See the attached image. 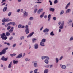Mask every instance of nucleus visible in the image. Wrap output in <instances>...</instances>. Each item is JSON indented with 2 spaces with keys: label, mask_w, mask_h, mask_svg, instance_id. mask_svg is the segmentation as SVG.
<instances>
[{
  "label": "nucleus",
  "mask_w": 73,
  "mask_h": 73,
  "mask_svg": "<svg viewBox=\"0 0 73 73\" xmlns=\"http://www.w3.org/2000/svg\"><path fill=\"white\" fill-rule=\"evenodd\" d=\"M13 36H15V33H13Z\"/></svg>",
  "instance_id": "0e129e2a"
},
{
  "label": "nucleus",
  "mask_w": 73,
  "mask_h": 73,
  "mask_svg": "<svg viewBox=\"0 0 73 73\" xmlns=\"http://www.w3.org/2000/svg\"><path fill=\"white\" fill-rule=\"evenodd\" d=\"M69 23H72V21L71 20H69Z\"/></svg>",
  "instance_id": "864d4df0"
},
{
  "label": "nucleus",
  "mask_w": 73,
  "mask_h": 73,
  "mask_svg": "<svg viewBox=\"0 0 73 73\" xmlns=\"http://www.w3.org/2000/svg\"><path fill=\"white\" fill-rule=\"evenodd\" d=\"M25 61H29V60H28V58H26L25 59Z\"/></svg>",
  "instance_id": "bf43d9fd"
},
{
  "label": "nucleus",
  "mask_w": 73,
  "mask_h": 73,
  "mask_svg": "<svg viewBox=\"0 0 73 73\" xmlns=\"http://www.w3.org/2000/svg\"><path fill=\"white\" fill-rule=\"evenodd\" d=\"M37 40V39L35 38H33V42H36Z\"/></svg>",
  "instance_id": "4be33fe9"
},
{
  "label": "nucleus",
  "mask_w": 73,
  "mask_h": 73,
  "mask_svg": "<svg viewBox=\"0 0 73 73\" xmlns=\"http://www.w3.org/2000/svg\"><path fill=\"white\" fill-rule=\"evenodd\" d=\"M48 73V70L46 69L44 70V73Z\"/></svg>",
  "instance_id": "a878e982"
},
{
  "label": "nucleus",
  "mask_w": 73,
  "mask_h": 73,
  "mask_svg": "<svg viewBox=\"0 0 73 73\" xmlns=\"http://www.w3.org/2000/svg\"><path fill=\"white\" fill-rule=\"evenodd\" d=\"M30 20H33V17H30L29 19Z\"/></svg>",
  "instance_id": "ea45409f"
},
{
  "label": "nucleus",
  "mask_w": 73,
  "mask_h": 73,
  "mask_svg": "<svg viewBox=\"0 0 73 73\" xmlns=\"http://www.w3.org/2000/svg\"><path fill=\"white\" fill-rule=\"evenodd\" d=\"M22 53H21L20 54H19L16 57V58H21V57H22Z\"/></svg>",
  "instance_id": "423d86ee"
},
{
  "label": "nucleus",
  "mask_w": 73,
  "mask_h": 73,
  "mask_svg": "<svg viewBox=\"0 0 73 73\" xmlns=\"http://www.w3.org/2000/svg\"><path fill=\"white\" fill-rule=\"evenodd\" d=\"M70 11H71L70 9H68V10H67L66 12H67V13H69L70 12Z\"/></svg>",
  "instance_id": "cd10ccee"
},
{
  "label": "nucleus",
  "mask_w": 73,
  "mask_h": 73,
  "mask_svg": "<svg viewBox=\"0 0 73 73\" xmlns=\"http://www.w3.org/2000/svg\"><path fill=\"white\" fill-rule=\"evenodd\" d=\"M25 28H26L25 30L26 33V34H28L29 33V29H28V25H26L25 26Z\"/></svg>",
  "instance_id": "20e7f679"
},
{
  "label": "nucleus",
  "mask_w": 73,
  "mask_h": 73,
  "mask_svg": "<svg viewBox=\"0 0 73 73\" xmlns=\"http://www.w3.org/2000/svg\"><path fill=\"white\" fill-rule=\"evenodd\" d=\"M34 34V32H32L29 35L27 36V37H31V36H32Z\"/></svg>",
  "instance_id": "1a4fd4ad"
},
{
  "label": "nucleus",
  "mask_w": 73,
  "mask_h": 73,
  "mask_svg": "<svg viewBox=\"0 0 73 73\" xmlns=\"http://www.w3.org/2000/svg\"><path fill=\"white\" fill-rule=\"evenodd\" d=\"M47 17H48V16L47 15H45L44 16V18H45V19H46V18H47Z\"/></svg>",
  "instance_id": "6e6d98bb"
},
{
  "label": "nucleus",
  "mask_w": 73,
  "mask_h": 73,
  "mask_svg": "<svg viewBox=\"0 0 73 73\" xmlns=\"http://www.w3.org/2000/svg\"><path fill=\"white\" fill-rule=\"evenodd\" d=\"M53 20H56V17H54L53 18Z\"/></svg>",
  "instance_id": "49530a36"
},
{
  "label": "nucleus",
  "mask_w": 73,
  "mask_h": 73,
  "mask_svg": "<svg viewBox=\"0 0 73 73\" xmlns=\"http://www.w3.org/2000/svg\"><path fill=\"white\" fill-rule=\"evenodd\" d=\"M22 25H19V26H18V28H21V27H22Z\"/></svg>",
  "instance_id": "8fccbe9b"
},
{
  "label": "nucleus",
  "mask_w": 73,
  "mask_h": 73,
  "mask_svg": "<svg viewBox=\"0 0 73 73\" xmlns=\"http://www.w3.org/2000/svg\"><path fill=\"white\" fill-rule=\"evenodd\" d=\"M13 38V36H11L9 38V40H11Z\"/></svg>",
  "instance_id": "a18cd8bd"
},
{
  "label": "nucleus",
  "mask_w": 73,
  "mask_h": 73,
  "mask_svg": "<svg viewBox=\"0 0 73 73\" xmlns=\"http://www.w3.org/2000/svg\"><path fill=\"white\" fill-rule=\"evenodd\" d=\"M34 66H35V67H36L37 66V63H34Z\"/></svg>",
  "instance_id": "bb28decb"
},
{
  "label": "nucleus",
  "mask_w": 73,
  "mask_h": 73,
  "mask_svg": "<svg viewBox=\"0 0 73 73\" xmlns=\"http://www.w3.org/2000/svg\"><path fill=\"white\" fill-rule=\"evenodd\" d=\"M8 31L10 33H12V32H13V29H10V30H9Z\"/></svg>",
  "instance_id": "c756f323"
},
{
  "label": "nucleus",
  "mask_w": 73,
  "mask_h": 73,
  "mask_svg": "<svg viewBox=\"0 0 73 73\" xmlns=\"http://www.w3.org/2000/svg\"><path fill=\"white\" fill-rule=\"evenodd\" d=\"M0 36H1V38H2V40H7V38H8L7 37L6 35H5V33H3L2 34H1Z\"/></svg>",
  "instance_id": "f257e3e1"
},
{
  "label": "nucleus",
  "mask_w": 73,
  "mask_h": 73,
  "mask_svg": "<svg viewBox=\"0 0 73 73\" xmlns=\"http://www.w3.org/2000/svg\"><path fill=\"white\" fill-rule=\"evenodd\" d=\"M13 64H17L18 63V61H16L15 60H14L13 61Z\"/></svg>",
  "instance_id": "aec40b11"
},
{
  "label": "nucleus",
  "mask_w": 73,
  "mask_h": 73,
  "mask_svg": "<svg viewBox=\"0 0 73 73\" xmlns=\"http://www.w3.org/2000/svg\"><path fill=\"white\" fill-rule=\"evenodd\" d=\"M44 62H45L46 64H48V60L46 59L45 60Z\"/></svg>",
  "instance_id": "393cba45"
},
{
  "label": "nucleus",
  "mask_w": 73,
  "mask_h": 73,
  "mask_svg": "<svg viewBox=\"0 0 73 73\" xmlns=\"http://www.w3.org/2000/svg\"><path fill=\"white\" fill-rule=\"evenodd\" d=\"M12 22H10L8 23L7 24V26H8V25H11V24L12 25Z\"/></svg>",
  "instance_id": "37998d69"
},
{
  "label": "nucleus",
  "mask_w": 73,
  "mask_h": 73,
  "mask_svg": "<svg viewBox=\"0 0 73 73\" xmlns=\"http://www.w3.org/2000/svg\"><path fill=\"white\" fill-rule=\"evenodd\" d=\"M38 46V44H36L35 45V49H37Z\"/></svg>",
  "instance_id": "4468645a"
},
{
  "label": "nucleus",
  "mask_w": 73,
  "mask_h": 73,
  "mask_svg": "<svg viewBox=\"0 0 73 73\" xmlns=\"http://www.w3.org/2000/svg\"><path fill=\"white\" fill-rule=\"evenodd\" d=\"M49 3H50V5H52V1H51L49 0Z\"/></svg>",
  "instance_id": "c9c22d12"
},
{
  "label": "nucleus",
  "mask_w": 73,
  "mask_h": 73,
  "mask_svg": "<svg viewBox=\"0 0 73 73\" xmlns=\"http://www.w3.org/2000/svg\"><path fill=\"white\" fill-rule=\"evenodd\" d=\"M5 1V0H3L2 2H1V3H3V2H4V1Z\"/></svg>",
  "instance_id": "13d9d810"
},
{
  "label": "nucleus",
  "mask_w": 73,
  "mask_h": 73,
  "mask_svg": "<svg viewBox=\"0 0 73 73\" xmlns=\"http://www.w3.org/2000/svg\"><path fill=\"white\" fill-rule=\"evenodd\" d=\"M49 10L50 11L54 12V9L53 8H50V9Z\"/></svg>",
  "instance_id": "2eb2a0df"
},
{
  "label": "nucleus",
  "mask_w": 73,
  "mask_h": 73,
  "mask_svg": "<svg viewBox=\"0 0 73 73\" xmlns=\"http://www.w3.org/2000/svg\"><path fill=\"white\" fill-rule=\"evenodd\" d=\"M45 58H46L47 59L49 60V58L46 56H43L42 57V60H44V59H45Z\"/></svg>",
  "instance_id": "6e6552de"
},
{
  "label": "nucleus",
  "mask_w": 73,
  "mask_h": 73,
  "mask_svg": "<svg viewBox=\"0 0 73 73\" xmlns=\"http://www.w3.org/2000/svg\"><path fill=\"white\" fill-rule=\"evenodd\" d=\"M73 40V36L71 37L70 40V41H71L72 40Z\"/></svg>",
  "instance_id": "c03bdc74"
},
{
  "label": "nucleus",
  "mask_w": 73,
  "mask_h": 73,
  "mask_svg": "<svg viewBox=\"0 0 73 73\" xmlns=\"http://www.w3.org/2000/svg\"><path fill=\"white\" fill-rule=\"evenodd\" d=\"M20 9H19L17 10V12H20Z\"/></svg>",
  "instance_id": "5fc2aeb1"
},
{
  "label": "nucleus",
  "mask_w": 73,
  "mask_h": 73,
  "mask_svg": "<svg viewBox=\"0 0 73 73\" xmlns=\"http://www.w3.org/2000/svg\"><path fill=\"white\" fill-rule=\"evenodd\" d=\"M28 15V13L25 12L24 14V16H27Z\"/></svg>",
  "instance_id": "473e14b6"
},
{
  "label": "nucleus",
  "mask_w": 73,
  "mask_h": 73,
  "mask_svg": "<svg viewBox=\"0 0 73 73\" xmlns=\"http://www.w3.org/2000/svg\"><path fill=\"white\" fill-rule=\"evenodd\" d=\"M8 49V48H6L5 49V50H7V49Z\"/></svg>",
  "instance_id": "69168bd1"
},
{
  "label": "nucleus",
  "mask_w": 73,
  "mask_h": 73,
  "mask_svg": "<svg viewBox=\"0 0 73 73\" xmlns=\"http://www.w3.org/2000/svg\"><path fill=\"white\" fill-rule=\"evenodd\" d=\"M50 35H51V36H54V34L53 33V32L52 31L51 32Z\"/></svg>",
  "instance_id": "72a5a7b5"
},
{
  "label": "nucleus",
  "mask_w": 73,
  "mask_h": 73,
  "mask_svg": "<svg viewBox=\"0 0 73 73\" xmlns=\"http://www.w3.org/2000/svg\"><path fill=\"white\" fill-rule=\"evenodd\" d=\"M64 22L63 21L62 23L61 24V25L59 27V28L60 29H63V27H64Z\"/></svg>",
  "instance_id": "39448f33"
},
{
  "label": "nucleus",
  "mask_w": 73,
  "mask_h": 73,
  "mask_svg": "<svg viewBox=\"0 0 73 73\" xmlns=\"http://www.w3.org/2000/svg\"><path fill=\"white\" fill-rule=\"evenodd\" d=\"M7 7H5L3 9V12H5V11H7Z\"/></svg>",
  "instance_id": "412c9836"
},
{
  "label": "nucleus",
  "mask_w": 73,
  "mask_h": 73,
  "mask_svg": "<svg viewBox=\"0 0 73 73\" xmlns=\"http://www.w3.org/2000/svg\"><path fill=\"white\" fill-rule=\"evenodd\" d=\"M40 17L41 18H42V17H44V15L42 14L41 15H40Z\"/></svg>",
  "instance_id": "de8ad7c7"
},
{
  "label": "nucleus",
  "mask_w": 73,
  "mask_h": 73,
  "mask_svg": "<svg viewBox=\"0 0 73 73\" xmlns=\"http://www.w3.org/2000/svg\"><path fill=\"white\" fill-rule=\"evenodd\" d=\"M11 14H12V13L11 12H10L8 14V15L9 16H10L11 15Z\"/></svg>",
  "instance_id": "4c0bfd02"
},
{
  "label": "nucleus",
  "mask_w": 73,
  "mask_h": 73,
  "mask_svg": "<svg viewBox=\"0 0 73 73\" xmlns=\"http://www.w3.org/2000/svg\"><path fill=\"white\" fill-rule=\"evenodd\" d=\"M60 66L62 69H66V66L65 65H62L61 64L60 65Z\"/></svg>",
  "instance_id": "f8f14e48"
},
{
  "label": "nucleus",
  "mask_w": 73,
  "mask_h": 73,
  "mask_svg": "<svg viewBox=\"0 0 73 73\" xmlns=\"http://www.w3.org/2000/svg\"><path fill=\"white\" fill-rule=\"evenodd\" d=\"M38 70V69H37L35 70L34 71V73H39V72H37Z\"/></svg>",
  "instance_id": "5701e85b"
},
{
  "label": "nucleus",
  "mask_w": 73,
  "mask_h": 73,
  "mask_svg": "<svg viewBox=\"0 0 73 73\" xmlns=\"http://www.w3.org/2000/svg\"><path fill=\"white\" fill-rule=\"evenodd\" d=\"M25 27V26H23L22 27V28H24Z\"/></svg>",
  "instance_id": "338daca9"
},
{
  "label": "nucleus",
  "mask_w": 73,
  "mask_h": 73,
  "mask_svg": "<svg viewBox=\"0 0 73 73\" xmlns=\"http://www.w3.org/2000/svg\"><path fill=\"white\" fill-rule=\"evenodd\" d=\"M64 13V11H63V10L61 11V12L60 13V15H62V14H63V13Z\"/></svg>",
  "instance_id": "f704fd0d"
},
{
  "label": "nucleus",
  "mask_w": 73,
  "mask_h": 73,
  "mask_svg": "<svg viewBox=\"0 0 73 73\" xmlns=\"http://www.w3.org/2000/svg\"><path fill=\"white\" fill-rule=\"evenodd\" d=\"M10 55L11 57H13V56H15L16 54H10Z\"/></svg>",
  "instance_id": "b1692460"
},
{
  "label": "nucleus",
  "mask_w": 73,
  "mask_h": 73,
  "mask_svg": "<svg viewBox=\"0 0 73 73\" xmlns=\"http://www.w3.org/2000/svg\"><path fill=\"white\" fill-rule=\"evenodd\" d=\"M61 24V22H59L58 23V25H60Z\"/></svg>",
  "instance_id": "680f3d73"
},
{
  "label": "nucleus",
  "mask_w": 73,
  "mask_h": 73,
  "mask_svg": "<svg viewBox=\"0 0 73 73\" xmlns=\"http://www.w3.org/2000/svg\"><path fill=\"white\" fill-rule=\"evenodd\" d=\"M16 44H15L13 45V47H15V46H16Z\"/></svg>",
  "instance_id": "09e8293b"
},
{
  "label": "nucleus",
  "mask_w": 73,
  "mask_h": 73,
  "mask_svg": "<svg viewBox=\"0 0 73 73\" xmlns=\"http://www.w3.org/2000/svg\"><path fill=\"white\" fill-rule=\"evenodd\" d=\"M11 21L12 20L11 19H9V18L5 19V18H4L2 20V22H7V21Z\"/></svg>",
  "instance_id": "7ed1b4c3"
},
{
  "label": "nucleus",
  "mask_w": 73,
  "mask_h": 73,
  "mask_svg": "<svg viewBox=\"0 0 73 73\" xmlns=\"http://www.w3.org/2000/svg\"><path fill=\"white\" fill-rule=\"evenodd\" d=\"M50 17H51V15L50 14L48 16V21H49V20H50Z\"/></svg>",
  "instance_id": "6ab92c4d"
},
{
  "label": "nucleus",
  "mask_w": 73,
  "mask_h": 73,
  "mask_svg": "<svg viewBox=\"0 0 73 73\" xmlns=\"http://www.w3.org/2000/svg\"><path fill=\"white\" fill-rule=\"evenodd\" d=\"M49 29H48L47 28H46L45 29V30H44L43 32L44 33H46V32H49Z\"/></svg>",
  "instance_id": "9d476101"
},
{
  "label": "nucleus",
  "mask_w": 73,
  "mask_h": 73,
  "mask_svg": "<svg viewBox=\"0 0 73 73\" xmlns=\"http://www.w3.org/2000/svg\"><path fill=\"white\" fill-rule=\"evenodd\" d=\"M46 41V39L43 38L41 42H40V45L42 46H44L45 45L44 44V43Z\"/></svg>",
  "instance_id": "f03ea898"
},
{
  "label": "nucleus",
  "mask_w": 73,
  "mask_h": 73,
  "mask_svg": "<svg viewBox=\"0 0 73 73\" xmlns=\"http://www.w3.org/2000/svg\"><path fill=\"white\" fill-rule=\"evenodd\" d=\"M63 58V57L62 56L60 58V60H61L62 59V58Z\"/></svg>",
  "instance_id": "3c124183"
},
{
  "label": "nucleus",
  "mask_w": 73,
  "mask_h": 73,
  "mask_svg": "<svg viewBox=\"0 0 73 73\" xmlns=\"http://www.w3.org/2000/svg\"><path fill=\"white\" fill-rule=\"evenodd\" d=\"M41 3V2H36V3H37V4H40V3Z\"/></svg>",
  "instance_id": "603ef678"
},
{
  "label": "nucleus",
  "mask_w": 73,
  "mask_h": 73,
  "mask_svg": "<svg viewBox=\"0 0 73 73\" xmlns=\"http://www.w3.org/2000/svg\"><path fill=\"white\" fill-rule=\"evenodd\" d=\"M37 11V9H36L34 10V13H36Z\"/></svg>",
  "instance_id": "a19ab883"
},
{
  "label": "nucleus",
  "mask_w": 73,
  "mask_h": 73,
  "mask_svg": "<svg viewBox=\"0 0 73 73\" xmlns=\"http://www.w3.org/2000/svg\"><path fill=\"white\" fill-rule=\"evenodd\" d=\"M12 25L15 26L16 25V24H15V22H12Z\"/></svg>",
  "instance_id": "79ce46f5"
},
{
  "label": "nucleus",
  "mask_w": 73,
  "mask_h": 73,
  "mask_svg": "<svg viewBox=\"0 0 73 73\" xmlns=\"http://www.w3.org/2000/svg\"><path fill=\"white\" fill-rule=\"evenodd\" d=\"M6 52V50L5 49H3L2 51V53L3 54H5Z\"/></svg>",
  "instance_id": "ddd939ff"
},
{
  "label": "nucleus",
  "mask_w": 73,
  "mask_h": 73,
  "mask_svg": "<svg viewBox=\"0 0 73 73\" xmlns=\"http://www.w3.org/2000/svg\"><path fill=\"white\" fill-rule=\"evenodd\" d=\"M4 44H7V45H9V46L10 45V44H9V43L4 42Z\"/></svg>",
  "instance_id": "c85d7f7f"
},
{
  "label": "nucleus",
  "mask_w": 73,
  "mask_h": 73,
  "mask_svg": "<svg viewBox=\"0 0 73 73\" xmlns=\"http://www.w3.org/2000/svg\"><path fill=\"white\" fill-rule=\"evenodd\" d=\"M58 3V1L57 0H55L54 1V4H57Z\"/></svg>",
  "instance_id": "7c9ffc66"
},
{
  "label": "nucleus",
  "mask_w": 73,
  "mask_h": 73,
  "mask_svg": "<svg viewBox=\"0 0 73 73\" xmlns=\"http://www.w3.org/2000/svg\"><path fill=\"white\" fill-rule=\"evenodd\" d=\"M52 65H51L50 66V68H52Z\"/></svg>",
  "instance_id": "774afa93"
},
{
  "label": "nucleus",
  "mask_w": 73,
  "mask_h": 73,
  "mask_svg": "<svg viewBox=\"0 0 73 73\" xmlns=\"http://www.w3.org/2000/svg\"><path fill=\"white\" fill-rule=\"evenodd\" d=\"M70 2H69L68 3L67 5L66 6V9H67V7H68V6H69V5H70Z\"/></svg>",
  "instance_id": "a211bd4d"
},
{
  "label": "nucleus",
  "mask_w": 73,
  "mask_h": 73,
  "mask_svg": "<svg viewBox=\"0 0 73 73\" xmlns=\"http://www.w3.org/2000/svg\"><path fill=\"white\" fill-rule=\"evenodd\" d=\"M42 11H43V9H40L39 10H38V14H39V13H40V12H42Z\"/></svg>",
  "instance_id": "9b49d317"
},
{
  "label": "nucleus",
  "mask_w": 73,
  "mask_h": 73,
  "mask_svg": "<svg viewBox=\"0 0 73 73\" xmlns=\"http://www.w3.org/2000/svg\"><path fill=\"white\" fill-rule=\"evenodd\" d=\"M31 23L30 22H29L28 23V25H31Z\"/></svg>",
  "instance_id": "e2e57ef3"
},
{
  "label": "nucleus",
  "mask_w": 73,
  "mask_h": 73,
  "mask_svg": "<svg viewBox=\"0 0 73 73\" xmlns=\"http://www.w3.org/2000/svg\"><path fill=\"white\" fill-rule=\"evenodd\" d=\"M1 60H3V61H7V60H8V58H5V57H4V56H3L1 58Z\"/></svg>",
  "instance_id": "0eeeda50"
},
{
  "label": "nucleus",
  "mask_w": 73,
  "mask_h": 73,
  "mask_svg": "<svg viewBox=\"0 0 73 73\" xmlns=\"http://www.w3.org/2000/svg\"><path fill=\"white\" fill-rule=\"evenodd\" d=\"M11 28V27L9 26L7 27V30H9Z\"/></svg>",
  "instance_id": "2f4dec72"
},
{
  "label": "nucleus",
  "mask_w": 73,
  "mask_h": 73,
  "mask_svg": "<svg viewBox=\"0 0 73 73\" xmlns=\"http://www.w3.org/2000/svg\"><path fill=\"white\" fill-rule=\"evenodd\" d=\"M56 63H57L58 62V58H56Z\"/></svg>",
  "instance_id": "e433bc0d"
},
{
  "label": "nucleus",
  "mask_w": 73,
  "mask_h": 73,
  "mask_svg": "<svg viewBox=\"0 0 73 73\" xmlns=\"http://www.w3.org/2000/svg\"><path fill=\"white\" fill-rule=\"evenodd\" d=\"M3 54V53H2V52H0V55H2Z\"/></svg>",
  "instance_id": "052dcab7"
},
{
  "label": "nucleus",
  "mask_w": 73,
  "mask_h": 73,
  "mask_svg": "<svg viewBox=\"0 0 73 73\" xmlns=\"http://www.w3.org/2000/svg\"><path fill=\"white\" fill-rule=\"evenodd\" d=\"M6 35L7 36H9V35H10V33H9V32H7L6 33Z\"/></svg>",
  "instance_id": "dca6fc26"
},
{
  "label": "nucleus",
  "mask_w": 73,
  "mask_h": 73,
  "mask_svg": "<svg viewBox=\"0 0 73 73\" xmlns=\"http://www.w3.org/2000/svg\"><path fill=\"white\" fill-rule=\"evenodd\" d=\"M24 38L23 36H21V38H20V40H22L23 39H24Z\"/></svg>",
  "instance_id": "58836bf2"
},
{
  "label": "nucleus",
  "mask_w": 73,
  "mask_h": 73,
  "mask_svg": "<svg viewBox=\"0 0 73 73\" xmlns=\"http://www.w3.org/2000/svg\"><path fill=\"white\" fill-rule=\"evenodd\" d=\"M5 3H4L3 4H2V5H1L2 6H3V5H5Z\"/></svg>",
  "instance_id": "4d7b16f0"
},
{
  "label": "nucleus",
  "mask_w": 73,
  "mask_h": 73,
  "mask_svg": "<svg viewBox=\"0 0 73 73\" xmlns=\"http://www.w3.org/2000/svg\"><path fill=\"white\" fill-rule=\"evenodd\" d=\"M12 67V62H11L8 66L9 68H11Z\"/></svg>",
  "instance_id": "f3484780"
}]
</instances>
